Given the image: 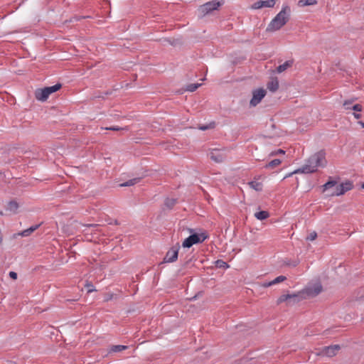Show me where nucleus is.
<instances>
[{"label":"nucleus","instance_id":"nucleus-22","mask_svg":"<svg viewBox=\"0 0 364 364\" xmlns=\"http://www.w3.org/2000/svg\"><path fill=\"white\" fill-rule=\"evenodd\" d=\"M281 160L279 159H274L271 161L269 163L265 165L266 168H273L277 166H279L281 164Z\"/></svg>","mask_w":364,"mask_h":364},{"label":"nucleus","instance_id":"nucleus-8","mask_svg":"<svg viewBox=\"0 0 364 364\" xmlns=\"http://www.w3.org/2000/svg\"><path fill=\"white\" fill-rule=\"evenodd\" d=\"M208 156L216 163H221L226 159L225 150L220 149H212Z\"/></svg>","mask_w":364,"mask_h":364},{"label":"nucleus","instance_id":"nucleus-11","mask_svg":"<svg viewBox=\"0 0 364 364\" xmlns=\"http://www.w3.org/2000/svg\"><path fill=\"white\" fill-rule=\"evenodd\" d=\"M278 0H261L254 3L250 8L252 9H259L264 7L272 8Z\"/></svg>","mask_w":364,"mask_h":364},{"label":"nucleus","instance_id":"nucleus-2","mask_svg":"<svg viewBox=\"0 0 364 364\" xmlns=\"http://www.w3.org/2000/svg\"><path fill=\"white\" fill-rule=\"evenodd\" d=\"M290 12V8L288 6H284L282 10L268 24L266 31L268 32H274L279 30L289 21Z\"/></svg>","mask_w":364,"mask_h":364},{"label":"nucleus","instance_id":"nucleus-35","mask_svg":"<svg viewBox=\"0 0 364 364\" xmlns=\"http://www.w3.org/2000/svg\"><path fill=\"white\" fill-rule=\"evenodd\" d=\"M105 129H108V130H112V131H118V130L121 129V128H119V127H107Z\"/></svg>","mask_w":364,"mask_h":364},{"label":"nucleus","instance_id":"nucleus-37","mask_svg":"<svg viewBox=\"0 0 364 364\" xmlns=\"http://www.w3.org/2000/svg\"><path fill=\"white\" fill-rule=\"evenodd\" d=\"M199 129L201 130H206L208 129V126H202V127H200Z\"/></svg>","mask_w":364,"mask_h":364},{"label":"nucleus","instance_id":"nucleus-17","mask_svg":"<svg viewBox=\"0 0 364 364\" xmlns=\"http://www.w3.org/2000/svg\"><path fill=\"white\" fill-rule=\"evenodd\" d=\"M269 214L267 211L261 210L255 213V217L259 220H263L269 218Z\"/></svg>","mask_w":364,"mask_h":364},{"label":"nucleus","instance_id":"nucleus-38","mask_svg":"<svg viewBox=\"0 0 364 364\" xmlns=\"http://www.w3.org/2000/svg\"><path fill=\"white\" fill-rule=\"evenodd\" d=\"M358 123V124H360L363 128H364V122H362V121H359Z\"/></svg>","mask_w":364,"mask_h":364},{"label":"nucleus","instance_id":"nucleus-40","mask_svg":"<svg viewBox=\"0 0 364 364\" xmlns=\"http://www.w3.org/2000/svg\"><path fill=\"white\" fill-rule=\"evenodd\" d=\"M0 215H3V213L1 211H0Z\"/></svg>","mask_w":364,"mask_h":364},{"label":"nucleus","instance_id":"nucleus-34","mask_svg":"<svg viewBox=\"0 0 364 364\" xmlns=\"http://www.w3.org/2000/svg\"><path fill=\"white\" fill-rule=\"evenodd\" d=\"M9 277L12 278L13 279H16L17 278V274L14 272H9Z\"/></svg>","mask_w":364,"mask_h":364},{"label":"nucleus","instance_id":"nucleus-16","mask_svg":"<svg viewBox=\"0 0 364 364\" xmlns=\"http://www.w3.org/2000/svg\"><path fill=\"white\" fill-rule=\"evenodd\" d=\"M267 88L271 92H275L279 88V82L277 79H274L268 82Z\"/></svg>","mask_w":364,"mask_h":364},{"label":"nucleus","instance_id":"nucleus-12","mask_svg":"<svg viewBox=\"0 0 364 364\" xmlns=\"http://www.w3.org/2000/svg\"><path fill=\"white\" fill-rule=\"evenodd\" d=\"M340 348H341L339 345L326 346L324 347L318 354L321 355H326L328 357H333L336 355V354L340 350Z\"/></svg>","mask_w":364,"mask_h":364},{"label":"nucleus","instance_id":"nucleus-6","mask_svg":"<svg viewBox=\"0 0 364 364\" xmlns=\"http://www.w3.org/2000/svg\"><path fill=\"white\" fill-rule=\"evenodd\" d=\"M206 238L207 236L203 233L192 234L188 237L185 239V240L183 242L182 245L183 247L189 248L194 244L203 242Z\"/></svg>","mask_w":364,"mask_h":364},{"label":"nucleus","instance_id":"nucleus-18","mask_svg":"<svg viewBox=\"0 0 364 364\" xmlns=\"http://www.w3.org/2000/svg\"><path fill=\"white\" fill-rule=\"evenodd\" d=\"M18 208V204L16 201H10L6 206V210L14 213H16Z\"/></svg>","mask_w":364,"mask_h":364},{"label":"nucleus","instance_id":"nucleus-5","mask_svg":"<svg viewBox=\"0 0 364 364\" xmlns=\"http://www.w3.org/2000/svg\"><path fill=\"white\" fill-rule=\"evenodd\" d=\"M222 3L220 1H208L203 5H201L198 9V16L200 18L204 17L205 15L210 14L212 11L217 10L220 6Z\"/></svg>","mask_w":364,"mask_h":364},{"label":"nucleus","instance_id":"nucleus-29","mask_svg":"<svg viewBox=\"0 0 364 364\" xmlns=\"http://www.w3.org/2000/svg\"><path fill=\"white\" fill-rule=\"evenodd\" d=\"M317 237V233L316 232H311L306 237L307 240L313 241Z\"/></svg>","mask_w":364,"mask_h":364},{"label":"nucleus","instance_id":"nucleus-19","mask_svg":"<svg viewBox=\"0 0 364 364\" xmlns=\"http://www.w3.org/2000/svg\"><path fill=\"white\" fill-rule=\"evenodd\" d=\"M127 348H128L127 346L115 345V346H111L109 352L110 353H112V352L117 353V352L122 351V350H126Z\"/></svg>","mask_w":364,"mask_h":364},{"label":"nucleus","instance_id":"nucleus-39","mask_svg":"<svg viewBox=\"0 0 364 364\" xmlns=\"http://www.w3.org/2000/svg\"><path fill=\"white\" fill-rule=\"evenodd\" d=\"M361 188L364 189V183L361 185Z\"/></svg>","mask_w":364,"mask_h":364},{"label":"nucleus","instance_id":"nucleus-36","mask_svg":"<svg viewBox=\"0 0 364 364\" xmlns=\"http://www.w3.org/2000/svg\"><path fill=\"white\" fill-rule=\"evenodd\" d=\"M353 116L355 119H360L361 117V114L357 112H354Z\"/></svg>","mask_w":364,"mask_h":364},{"label":"nucleus","instance_id":"nucleus-15","mask_svg":"<svg viewBox=\"0 0 364 364\" xmlns=\"http://www.w3.org/2000/svg\"><path fill=\"white\" fill-rule=\"evenodd\" d=\"M293 64V62L291 60H287L284 62L283 64L279 65L277 68V71L279 73H281L284 71H285L287 68H290Z\"/></svg>","mask_w":364,"mask_h":364},{"label":"nucleus","instance_id":"nucleus-31","mask_svg":"<svg viewBox=\"0 0 364 364\" xmlns=\"http://www.w3.org/2000/svg\"><path fill=\"white\" fill-rule=\"evenodd\" d=\"M353 103V100H346L344 101L343 102V107L346 109H350L351 107H350V105H351Z\"/></svg>","mask_w":364,"mask_h":364},{"label":"nucleus","instance_id":"nucleus-24","mask_svg":"<svg viewBox=\"0 0 364 364\" xmlns=\"http://www.w3.org/2000/svg\"><path fill=\"white\" fill-rule=\"evenodd\" d=\"M201 85V84L200 83H193V84H190L186 86V91H188V92H194L195 90H196Z\"/></svg>","mask_w":364,"mask_h":364},{"label":"nucleus","instance_id":"nucleus-3","mask_svg":"<svg viewBox=\"0 0 364 364\" xmlns=\"http://www.w3.org/2000/svg\"><path fill=\"white\" fill-rule=\"evenodd\" d=\"M322 291V286L319 282L309 284L305 289L299 291L300 299L314 297Z\"/></svg>","mask_w":364,"mask_h":364},{"label":"nucleus","instance_id":"nucleus-13","mask_svg":"<svg viewBox=\"0 0 364 364\" xmlns=\"http://www.w3.org/2000/svg\"><path fill=\"white\" fill-rule=\"evenodd\" d=\"M292 299L293 302H298L301 300L299 292L296 294H284L282 295L279 299L278 303H282L288 300Z\"/></svg>","mask_w":364,"mask_h":364},{"label":"nucleus","instance_id":"nucleus-21","mask_svg":"<svg viewBox=\"0 0 364 364\" xmlns=\"http://www.w3.org/2000/svg\"><path fill=\"white\" fill-rule=\"evenodd\" d=\"M317 3L316 0H300L299 1V6H311L314 5Z\"/></svg>","mask_w":364,"mask_h":364},{"label":"nucleus","instance_id":"nucleus-10","mask_svg":"<svg viewBox=\"0 0 364 364\" xmlns=\"http://www.w3.org/2000/svg\"><path fill=\"white\" fill-rule=\"evenodd\" d=\"M179 245L172 247L166 253L164 260V262H173L178 258Z\"/></svg>","mask_w":364,"mask_h":364},{"label":"nucleus","instance_id":"nucleus-1","mask_svg":"<svg viewBox=\"0 0 364 364\" xmlns=\"http://www.w3.org/2000/svg\"><path fill=\"white\" fill-rule=\"evenodd\" d=\"M326 164V153L323 151H320L311 155L306 163L295 170L293 173H312L316 172L318 168L325 167Z\"/></svg>","mask_w":364,"mask_h":364},{"label":"nucleus","instance_id":"nucleus-4","mask_svg":"<svg viewBox=\"0 0 364 364\" xmlns=\"http://www.w3.org/2000/svg\"><path fill=\"white\" fill-rule=\"evenodd\" d=\"M60 87L61 84L58 83L50 87L38 89L35 92L36 98L38 100L44 102L48 98L50 94L58 91Z\"/></svg>","mask_w":364,"mask_h":364},{"label":"nucleus","instance_id":"nucleus-25","mask_svg":"<svg viewBox=\"0 0 364 364\" xmlns=\"http://www.w3.org/2000/svg\"><path fill=\"white\" fill-rule=\"evenodd\" d=\"M285 280H287V277L285 276L280 275V276L276 277L274 279L272 280L271 282H272V285H275V284H279L282 282H284Z\"/></svg>","mask_w":364,"mask_h":364},{"label":"nucleus","instance_id":"nucleus-23","mask_svg":"<svg viewBox=\"0 0 364 364\" xmlns=\"http://www.w3.org/2000/svg\"><path fill=\"white\" fill-rule=\"evenodd\" d=\"M336 181H329L328 182H326L324 185H323L322 186V188H323V192H325L326 191H327L328 189L332 188V187H334L336 186Z\"/></svg>","mask_w":364,"mask_h":364},{"label":"nucleus","instance_id":"nucleus-9","mask_svg":"<svg viewBox=\"0 0 364 364\" xmlns=\"http://www.w3.org/2000/svg\"><path fill=\"white\" fill-rule=\"evenodd\" d=\"M266 95L265 90L260 88L257 89L252 92V97L250 100V105L252 106H256L258 105L261 100L264 98Z\"/></svg>","mask_w":364,"mask_h":364},{"label":"nucleus","instance_id":"nucleus-32","mask_svg":"<svg viewBox=\"0 0 364 364\" xmlns=\"http://www.w3.org/2000/svg\"><path fill=\"white\" fill-rule=\"evenodd\" d=\"M285 154V151L282 149H278L275 151H272L269 155L270 156H275V155H277V154Z\"/></svg>","mask_w":364,"mask_h":364},{"label":"nucleus","instance_id":"nucleus-20","mask_svg":"<svg viewBox=\"0 0 364 364\" xmlns=\"http://www.w3.org/2000/svg\"><path fill=\"white\" fill-rule=\"evenodd\" d=\"M248 185L250 186V188L257 191H261L262 190V184L260 182L250 181L249 182Z\"/></svg>","mask_w":364,"mask_h":364},{"label":"nucleus","instance_id":"nucleus-14","mask_svg":"<svg viewBox=\"0 0 364 364\" xmlns=\"http://www.w3.org/2000/svg\"><path fill=\"white\" fill-rule=\"evenodd\" d=\"M40 225H41L40 224L39 225H33L31 228H28L26 230H24L22 232H21L19 233V235L21 236H22V237H27V236L30 235L36 230H37L39 228Z\"/></svg>","mask_w":364,"mask_h":364},{"label":"nucleus","instance_id":"nucleus-7","mask_svg":"<svg viewBox=\"0 0 364 364\" xmlns=\"http://www.w3.org/2000/svg\"><path fill=\"white\" fill-rule=\"evenodd\" d=\"M353 188V183L350 181H346L338 186H336L335 188V191L333 192L331 196H342L346 192L351 190L352 188Z\"/></svg>","mask_w":364,"mask_h":364},{"label":"nucleus","instance_id":"nucleus-33","mask_svg":"<svg viewBox=\"0 0 364 364\" xmlns=\"http://www.w3.org/2000/svg\"><path fill=\"white\" fill-rule=\"evenodd\" d=\"M259 286L262 287H264V288H267V287H269L271 286H273L272 284V282H263V283H261L259 284Z\"/></svg>","mask_w":364,"mask_h":364},{"label":"nucleus","instance_id":"nucleus-27","mask_svg":"<svg viewBox=\"0 0 364 364\" xmlns=\"http://www.w3.org/2000/svg\"><path fill=\"white\" fill-rule=\"evenodd\" d=\"M176 199H173V198H167L166 200H165V205L166 206H167L168 208H172L175 203H176Z\"/></svg>","mask_w":364,"mask_h":364},{"label":"nucleus","instance_id":"nucleus-28","mask_svg":"<svg viewBox=\"0 0 364 364\" xmlns=\"http://www.w3.org/2000/svg\"><path fill=\"white\" fill-rule=\"evenodd\" d=\"M216 265L218 267H220V268H228V264L223 260H218L216 262Z\"/></svg>","mask_w":364,"mask_h":364},{"label":"nucleus","instance_id":"nucleus-30","mask_svg":"<svg viewBox=\"0 0 364 364\" xmlns=\"http://www.w3.org/2000/svg\"><path fill=\"white\" fill-rule=\"evenodd\" d=\"M353 110L355 111V112H361L362 111V106L359 104H356L353 105V107L350 108Z\"/></svg>","mask_w":364,"mask_h":364},{"label":"nucleus","instance_id":"nucleus-26","mask_svg":"<svg viewBox=\"0 0 364 364\" xmlns=\"http://www.w3.org/2000/svg\"><path fill=\"white\" fill-rule=\"evenodd\" d=\"M139 179L138 178H133V179H130L123 183H121L120 184V186L122 187H124V186H133L134 184H136L137 182H138Z\"/></svg>","mask_w":364,"mask_h":364}]
</instances>
